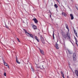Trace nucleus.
<instances>
[{
    "label": "nucleus",
    "mask_w": 78,
    "mask_h": 78,
    "mask_svg": "<svg viewBox=\"0 0 78 78\" xmlns=\"http://www.w3.org/2000/svg\"><path fill=\"white\" fill-rule=\"evenodd\" d=\"M25 33L26 35H27V36H30V37L33 38V34H30L27 32H25Z\"/></svg>",
    "instance_id": "obj_1"
},
{
    "label": "nucleus",
    "mask_w": 78,
    "mask_h": 78,
    "mask_svg": "<svg viewBox=\"0 0 78 78\" xmlns=\"http://www.w3.org/2000/svg\"><path fill=\"white\" fill-rule=\"evenodd\" d=\"M41 40L43 44H44L45 42V40H44V38L43 37L41 36Z\"/></svg>",
    "instance_id": "obj_2"
},
{
    "label": "nucleus",
    "mask_w": 78,
    "mask_h": 78,
    "mask_svg": "<svg viewBox=\"0 0 78 78\" xmlns=\"http://www.w3.org/2000/svg\"><path fill=\"white\" fill-rule=\"evenodd\" d=\"M33 20L34 21L35 23H37V22H38V21L37 20L36 18H34L33 19Z\"/></svg>",
    "instance_id": "obj_3"
},
{
    "label": "nucleus",
    "mask_w": 78,
    "mask_h": 78,
    "mask_svg": "<svg viewBox=\"0 0 78 78\" xmlns=\"http://www.w3.org/2000/svg\"><path fill=\"white\" fill-rule=\"evenodd\" d=\"M2 59H3V63L5 66H8V64H7V63H6V62H5V60H4V59H3V58H2Z\"/></svg>",
    "instance_id": "obj_4"
},
{
    "label": "nucleus",
    "mask_w": 78,
    "mask_h": 78,
    "mask_svg": "<svg viewBox=\"0 0 78 78\" xmlns=\"http://www.w3.org/2000/svg\"><path fill=\"white\" fill-rule=\"evenodd\" d=\"M39 49L40 50V51L42 55H44V51H43V50H41V49L40 48H39Z\"/></svg>",
    "instance_id": "obj_5"
},
{
    "label": "nucleus",
    "mask_w": 78,
    "mask_h": 78,
    "mask_svg": "<svg viewBox=\"0 0 78 78\" xmlns=\"http://www.w3.org/2000/svg\"><path fill=\"white\" fill-rule=\"evenodd\" d=\"M70 16L71 17V20H73V19H74V17H73V15L72 14H70Z\"/></svg>",
    "instance_id": "obj_6"
},
{
    "label": "nucleus",
    "mask_w": 78,
    "mask_h": 78,
    "mask_svg": "<svg viewBox=\"0 0 78 78\" xmlns=\"http://www.w3.org/2000/svg\"><path fill=\"white\" fill-rule=\"evenodd\" d=\"M58 45H59L57 44H55V46L57 49H58V48H59V47L58 46Z\"/></svg>",
    "instance_id": "obj_7"
},
{
    "label": "nucleus",
    "mask_w": 78,
    "mask_h": 78,
    "mask_svg": "<svg viewBox=\"0 0 78 78\" xmlns=\"http://www.w3.org/2000/svg\"><path fill=\"white\" fill-rule=\"evenodd\" d=\"M32 27H33V29H34V30H36V29H37V27H36V26L34 25H33L32 26Z\"/></svg>",
    "instance_id": "obj_8"
},
{
    "label": "nucleus",
    "mask_w": 78,
    "mask_h": 78,
    "mask_svg": "<svg viewBox=\"0 0 78 78\" xmlns=\"http://www.w3.org/2000/svg\"><path fill=\"white\" fill-rule=\"evenodd\" d=\"M16 62H17L18 64H20V63L19 62V60L17 59V56H16Z\"/></svg>",
    "instance_id": "obj_9"
},
{
    "label": "nucleus",
    "mask_w": 78,
    "mask_h": 78,
    "mask_svg": "<svg viewBox=\"0 0 78 78\" xmlns=\"http://www.w3.org/2000/svg\"><path fill=\"white\" fill-rule=\"evenodd\" d=\"M66 35L68 37V38L69 39H70V35H69V33H67L66 34Z\"/></svg>",
    "instance_id": "obj_10"
},
{
    "label": "nucleus",
    "mask_w": 78,
    "mask_h": 78,
    "mask_svg": "<svg viewBox=\"0 0 78 78\" xmlns=\"http://www.w3.org/2000/svg\"><path fill=\"white\" fill-rule=\"evenodd\" d=\"M75 73L76 76H78V71L76 70H75Z\"/></svg>",
    "instance_id": "obj_11"
},
{
    "label": "nucleus",
    "mask_w": 78,
    "mask_h": 78,
    "mask_svg": "<svg viewBox=\"0 0 78 78\" xmlns=\"http://www.w3.org/2000/svg\"><path fill=\"white\" fill-rule=\"evenodd\" d=\"M65 27L67 29L68 31H69V27L68 26V25L67 24H65Z\"/></svg>",
    "instance_id": "obj_12"
},
{
    "label": "nucleus",
    "mask_w": 78,
    "mask_h": 78,
    "mask_svg": "<svg viewBox=\"0 0 78 78\" xmlns=\"http://www.w3.org/2000/svg\"><path fill=\"white\" fill-rule=\"evenodd\" d=\"M62 14L63 16H66V15H67V14H66V13L64 12H63L62 13Z\"/></svg>",
    "instance_id": "obj_13"
},
{
    "label": "nucleus",
    "mask_w": 78,
    "mask_h": 78,
    "mask_svg": "<svg viewBox=\"0 0 78 78\" xmlns=\"http://www.w3.org/2000/svg\"><path fill=\"white\" fill-rule=\"evenodd\" d=\"M63 37H64V38H66L67 37V35L66 34H64V35H62Z\"/></svg>",
    "instance_id": "obj_14"
},
{
    "label": "nucleus",
    "mask_w": 78,
    "mask_h": 78,
    "mask_svg": "<svg viewBox=\"0 0 78 78\" xmlns=\"http://www.w3.org/2000/svg\"><path fill=\"white\" fill-rule=\"evenodd\" d=\"M73 60L74 61H76V57H73Z\"/></svg>",
    "instance_id": "obj_15"
},
{
    "label": "nucleus",
    "mask_w": 78,
    "mask_h": 78,
    "mask_svg": "<svg viewBox=\"0 0 78 78\" xmlns=\"http://www.w3.org/2000/svg\"><path fill=\"white\" fill-rule=\"evenodd\" d=\"M76 57V54H75V53H74L73 55V57Z\"/></svg>",
    "instance_id": "obj_16"
},
{
    "label": "nucleus",
    "mask_w": 78,
    "mask_h": 78,
    "mask_svg": "<svg viewBox=\"0 0 78 78\" xmlns=\"http://www.w3.org/2000/svg\"><path fill=\"white\" fill-rule=\"evenodd\" d=\"M31 70H32V71L33 72H34V69H33V67H31Z\"/></svg>",
    "instance_id": "obj_17"
},
{
    "label": "nucleus",
    "mask_w": 78,
    "mask_h": 78,
    "mask_svg": "<svg viewBox=\"0 0 78 78\" xmlns=\"http://www.w3.org/2000/svg\"><path fill=\"white\" fill-rule=\"evenodd\" d=\"M68 51L69 53V54H71V51H70L69 50H68Z\"/></svg>",
    "instance_id": "obj_18"
},
{
    "label": "nucleus",
    "mask_w": 78,
    "mask_h": 78,
    "mask_svg": "<svg viewBox=\"0 0 78 78\" xmlns=\"http://www.w3.org/2000/svg\"><path fill=\"white\" fill-rule=\"evenodd\" d=\"M54 6L56 8H58V5H57V4H55Z\"/></svg>",
    "instance_id": "obj_19"
},
{
    "label": "nucleus",
    "mask_w": 78,
    "mask_h": 78,
    "mask_svg": "<svg viewBox=\"0 0 78 78\" xmlns=\"http://www.w3.org/2000/svg\"><path fill=\"white\" fill-rule=\"evenodd\" d=\"M77 43L78 41L77 40L76 41V45H78Z\"/></svg>",
    "instance_id": "obj_20"
},
{
    "label": "nucleus",
    "mask_w": 78,
    "mask_h": 78,
    "mask_svg": "<svg viewBox=\"0 0 78 78\" xmlns=\"http://www.w3.org/2000/svg\"><path fill=\"white\" fill-rule=\"evenodd\" d=\"M52 36L53 37L54 39H55V37L54 36V32H53Z\"/></svg>",
    "instance_id": "obj_21"
},
{
    "label": "nucleus",
    "mask_w": 78,
    "mask_h": 78,
    "mask_svg": "<svg viewBox=\"0 0 78 78\" xmlns=\"http://www.w3.org/2000/svg\"><path fill=\"white\" fill-rule=\"evenodd\" d=\"M61 74H62V75H64V73H63V72H62V71H61Z\"/></svg>",
    "instance_id": "obj_22"
},
{
    "label": "nucleus",
    "mask_w": 78,
    "mask_h": 78,
    "mask_svg": "<svg viewBox=\"0 0 78 78\" xmlns=\"http://www.w3.org/2000/svg\"><path fill=\"white\" fill-rule=\"evenodd\" d=\"M74 31L75 34H76V33H76V30H74Z\"/></svg>",
    "instance_id": "obj_23"
},
{
    "label": "nucleus",
    "mask_w": 78,
    "mask_h": 78,
    "mask_svg": "<svg viewBox=\"0 0 78 78\" xmlns=\"http://www.w3.org/2000/svg\"><path fill=\"white\" fill-rule=\"evenodd\" d=\"M17 39L18 40V42H20V40H19V38H17Z\"/></svg>",
    "instance_id": "obj_24"
},
{
    "label": "nucleus",
    "mask_w": 78,
    "mask_h": 78,
    "mask_svg": "<svg viewBox=\"0 0 78 78\" xmlns=\"http://www.w3.org/2000/svg\"><path fill=\"white\" fill-rule=\"evenodd\" d=\"M75 34L76 36L78 37V34H77V33H76V34Z\"/></svg>",
    "instance_id": "obj_25"
},
{
    "label": "nucleus",
    "mask_w": 78,
    "mask_h": 78,
    "mask_svg": "<svg viewBox=\"0 0 78 78\" xmlns=\"http://www.w3.org/2000/svg\"><path fill=\"white\" fill-rule=\"evenodd\" d=\"M4 75L5 76H6V73H4Z\"/></svg>",
    "instance_id": "obj_26"
},
{
    "label": "nucleus",
    "mask_w": 78,
    "mask_h": 78,
    "mask_svg": "<svg viewBox=\"0 0 78 78\" xmlns=\"http://www.w3.org/2000/svg\"><path fill=\"white\" fill-rule=\"evenodd\" d=\"M35 37V39H36V40L38 39V37H36H36Z\"/></svg>",
    "instance_id": "obj_27"
},
{
    "label": "nucleus",
    "mask_w": 78,
    "mask_h": 78,
    "mask_svg": "<svg viewBox=\"0 0 78 78\" xmlns=\"http://www.w3.org/2000/svg\"><path fill=\"white\" fill-rule=\"evenodd\" d=\"M36 40H37V41L38 42H39V40L38 38L37 39H36Z\"/></svg>",
    "instance_id": "obj_28"
},
{
    "label": "nucleus",
    "mask_w": 78,
    "mask_h": 78,
    "mask_svg": "<svg viewBox=\"0 0 78 78\" xmlns=\"http://www.w3.org/2000/svg\"><path fill=\"white\" fill-rule=\"evenodd\" d=\"M74 38H75L76 41H77V40L76 39V37H74Z\"/></svg>",
    "instance_id": "obj_29"
},
{
    "label": "nucleus",
    "mask_w": 78,
    "mask_h": 78,
    "mask_svg": "<svg viewBox=\"0 0 78 78\" xmlns=\"http://www.w3.org/2000/svg\"><path fill=\"white\" fill-rule=\"evenodd\" d=\"M62 76L63 78H65V77H64V74H63V75H62Z\"/></svg>",
    "instance_id": "obj_30"
},
{
    "label": "nucleus",
    "mask_w": 78,
    "mask_h": 78,
    "mask_svg": "<svg viewBox=\"0 0 78 78\" xmlns=\"http://www.w3.org/2000/svg\"><path fill=\"white\" fill-rule=\"evenodd\" d=\"M50 18H51V15H50Z\"/></svg>",
    "instance_id": "obj_31"
},
{
    "label": "nucleus",
    "mask_w": 78,
    "mask_h": 78,
    "mask_svg": "<svg viewBox=\"0 0 78 78\" xmlns=\"http://www.w3.org/2000/svg\"><path fill=\"white\" fill-rule=\"evenodd\" d=\"M76 9H77V10H78V7H76Z\"/></svg>",
    "instance_id": "obj_32"
},
{
    "label": "nucleus",
    "mask_w": 78,
    "mask_h": 78,
    "mask_svg": "<svg viewBox=\"0 0 78 78\" xmlns=\"http://www.w3.org/2000/svg\"><path fill=\"white\" fill-rule=\"evenodd\" d=\"M8 67L9 68V66H8Z\"/></svg>",
    "instance_id": "obj_33"
},
{
    "label": "nucleus",
    "mask_w": 78,
    "mask_h": 78,
    "mask_svg": "<svg viewBox=\"0 0 78 78\" xmlns=\"http://www.w3.org/2000/svg\"><path fill=\"white\" fill-rule=\"evenodd\" d=\"M67 78H69V76H67Z\"/></svg>",
    "instance_id": "obj_34"
},
{
    "label": "nucleus",
    "mask_w": 78,
    "mask_h": 78,
    "mask_svg": "<svg viewBox=\"0 0 78 78\" xmlns=\"http://www.w3.org/2000/svg\"><path fill=\"white\" fill-rule=\"evenodd\" d=\"M7 28H8V27H7Z\"/></svg>",
    "instance_id": "obj_35"
}]
</instances>
